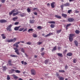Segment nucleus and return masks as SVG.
I'll list each match as a JSON object with an SVG mask.
<instances>
[{"mask_svg":"<svg viewBox=\"0 0 80 80\" xmlns=\"http://www.w3.org/2000/svg\"><path fill=\"white\" fill-rule=\"evenodd\" d=\"M34 14L35 15H37V13L36 12H34Z\"/></svg>","mask_w":80,"mask_h":80,"instance_id":"nucleus-61","label":"nucleus"},{"mask_svg":"<svg viewBox=\"0 0 80 80\" xmlns=\"http://www.w3.org/2000/svg\"><path fill=\"white\" fill-rule=\"evenodd\" d=\"M59 72L65 73V71L63 70H59Z\"/></svg>","mask_w":80,"mask_h":80,"instance_id":"nucleus-25","label":"nucleus"},{"mask_svg":"<svg viewBox=\"0 0 80 80\" xmlns=\"http://www.w3.org/2000/svg\"><path fill=\"white\" fill-rule=\"evenodd\" d=\"M35 22V21L33 20H30V23H34Z\"/></svg>","mask_w":80,"mask_h":80,"instance_id":"nucleus-24","label":"nucleus"},{"mask_svg":"<svg viewBox=\"0 0 80 80\" xmlns=\"http://www.w3.org/2000/svg\"><path fill=\"white\" fill-rule=\"evenodd\" d=\"M44 48H41V52H43V50H44Z\"/></svg>","mask_w":80,"mask_h":80,"instance_id":"nucleus-54","label":"nucleus"},{"mask_svg":"<svg viewBox=\"0 0 80 80\" xmlns=\"http://www.w3.org/2000/svg\"><path fill=\"white\" fill-rule=\"evenodd\" d=\"M2 37L3 39H5V38H6V37H5V36H2Z\"/></svg>","mask_w":80,"mask_h":80,"instance_id":"nucleus-52","label":"nucleus"},{"mask_svg":"<svg viewBox=\"0 0 80 80\" xmlns=\"http://www.w3.org/2000/svg\"><path fill=\"white\" fill-rule=\"evenodd\" d=\"M56 48L57 47L56 46L54 47L52 50V51H55V50H56Z\"/></svg>","mask_w":80,"mask_h":80,"instance_id":"nucleus-36","label":"nucleus"},{"mask_svg":"<svg viewBox=\"0 0 80 80\" xmlns=\"http://www.w3.org/2000/svg\"><path fill=\"white\" fill-rule=\"evenodd\" d=\"M58 78H59V80H64V78L61 77L60 78V77H58Z\"/></svg>","mask_w":80,"mask_h":80,"instance_id":"nucleus-28","label":"nucleus"},{"mask_svg":"<svg viewBox=\"0 0 80 80\" xmlns=\"http://www.w3.org/2000/svg\"><path fill=\"white\" fill-rule=\"evenodd\" d=\"M75 13H79V11L77 10H75Z\"/></svg>","mask_w":80,"mask_h":80,"instance_id":"nucleus-55","label":"nucleus"},{"mask_svg":"<svg viewBox=\"0 0 80 80\" xmlns=\"http://www.w3.org/2000/svg\"><path fill=\"white\" fill-rule=\"evenodd\" d=\"M62 32V29H60V30H58L57 31V33H60Z\"/></svg>","mask_w":80,"mask_h":80,"instance_id":"nucleus-26","label":"nucleus"},{"mask_svg":"<svg viewBox=\"0 0 80 80\" xmlns=\"http://www.w3.org/2000/svg\"><path fill=\"white\" fill-rule=\"evenodd\" d=\"M15 72L16 73H20V71L18 70H16V71H15Z\"/></svg>","mask_w":80,"mask_h":80,"instance_id":"nucleus-35","label":"nucleus"},{"mask_svg":"<svg viewBox=\"0 0 80 80\" xmlns=\"http://www.w3.org/2000/svg\"><path fill=\"white\" fill-rule=\"evenodd\" d=\"M25 31H27V28H26V29H25L23 31V32H25Z\"/></svg>","mask_w":80,"mask_h":80,"instance_id":"nucleus-48","label":"nucleus"},{"mask_svg":"<svg viewBox=\"0 0 80 80\" xmlns=\"http://www.w3.org/2000/svg\"><path fill=\"white\" fill-rule=\"evenodd\" d=\"M12 25L11 24L9 25L6 28V29L7 30V31H9V32H12Z\"/></svg>","mask_w":80,"mask_h":80,"instance_id":"nucleus-2","label":"nucleus"},{"mask_svg":"<svg viewBox=\"0 0 80 80\" xmlns=\"http://www.w3.org/2000/svg\"><path fill=\"white\" fill-rule=\"evenodd\" d=\"M56 77H60L59 76V74L58 73H56Z\"/></svg>","mask_w":80,"mask_h":80,"instance_id":"nucleus-56","label":"nucleus"},{"mask_svg":"<svg viewBox=\"0 0 80 80\" xmlns=\"http://www.w3.org/2000/svg\"><path fill=\"white\" fill-rule=\"evenodd\" d=\"M8 63L10 66L13 65V64H12V61L9 60L8 61Z\"/></svg>","mask_w":80,"mask_h":80,"instance_id":"nucleus-19","label":"nucleus"},{"mask_svg":"<svg viewBox=\"0 0 80 80\" xmlns=\"http://www.w3.org/2000/svg\"><path fill=\"white\" fill-rule=\"evenodd\" d=\"M42 42H38V45H41V44H42Z\"/></svg>","mask_w":80,"mask_h":80,"instance_id":"nucleus-51","label":"nucleus"},{"mask_svg":"<svg viewBox=\"0 0 80 80\" xmlns=\"http://www.w3.org/2000/svg\"><path fill=\"white\" fill-rule=\"evenodd\" d=\"M12 76L14 79H18V77L16 76V75L15 74H13L12 75Z\"/></svg>","mask_w":80,"mask_h":80,"instance_id":"nucleus-14","label":"nucleus"},{"mask_svg":"<svg viewBox=\"0 0 80 80\" xmlns=\"http://www.w3.org/2000/svg\"><path fill=\"white\" fill-rule=\"evenodd\" d=\"M62 17H64V18H67V15L64 13L62 14Z\"/></svg>","mask_w":80,"mask_h":80,"instance_id":"nucleus-21","label":"nucleus"},{"mask_svg":"<svg viewBox=\"0 0 80 80\" xmlns=\"http://www.w3.org/2000/svg\"><path fill=\"white\" fill-rule=\"evenodd\" d=\"M68 22H73V21H74V19L73 18H70L68 19Z\"/></svg>","mask_w":80,"mask_h":80,"instance_id":"nucleus-10","label":"nucleus"},{"mask_svg":"<svg viewBox=\"0 0 80 80\" xmlns=\"http://www.w3.org/2000/svg\"><path fill=\"white\" fill-rule=\"evenodd\" d=\"M60 7L61 8H63V7H64V5H61Z\"/></svg>","mask_w":80,"mask_h":80,"instance_id":"nucleus-57","label":"nucleus"},{"mask_svg":"<svg viewBox=\"0 0 80 80\" xmlns=\"http://www.w3.org/2000/svg\"><path fill=\"white\" fill-rule=\"evenodd\" d=\"M48 36H50V33L44 36V37H48Z\"/></svg>","mask_w":80,"mask_h":80,"instance_id":"nucleus-38","label":"nucleus"},{"mask_svg":"<svg viewBox=\"0 0 80 80\" xmlns=\"http://www.w3.org/2000/svg\"><path fill=\"white\" fill-rule=\"evenodd\" d=\"M37 28H38V29H39V30H41V29H42V27L38 26L37 27Z\"/></svg>","mask_w":80,"mask_h":80,"instance_id":"nucleus-45","label":"nucleus"},{"mask_svg":"<svg viewBox=\"0 0 80 80\" xmlns=\"http://www.w3.org/2000/svg\"><path fill=\"white\" fill-rule=\"evenodd\" d=\"M73 62L74 63H76L77 62V59H75V58H74L73 60Z\"/></svg>","mask_w":80,"mask_h":80,"instance_id":"nucleus-27","label":"nucleus"},{"mask_svg":"<svg viewBox=\"0 0 80 80\" xmlns=\"http://www.w3.org/2000/svg\"><path fill=\"white\" fill-rule=\"evenodd\" d=\"M2 68H4V69H6V66H3V67H2Z\"/></svg>","mask_w":80,"mask_h":80,"instance_id":"nucleus-60","label":"nucleus"},{"mask_svg":"<svg viewBox=\"0 0 80 80\" xmlns=\"http://www.w3.org/2000/svg\"><path fill=\"white\" fill-rule=\"evenodd\" d=\"M64 7H68L70 6V3L67 2L63 4Z\"/></svg>","mask_w":80,"mask_h":80,"instance_id":"nucleus-7","label":"nucleus"},{"mask_svg":"<svg viewBox=\"0 0 80 80\" xmlns=\"http://www.w3.org/2000/svg\"><path fill=\"white\" fill-rule=\"evenodd\" d=\"M27 10L28 12V13H30V12H31V10H30V9L29 8H28L27 9Z\"/></svg>","mask_w":80,"mask_h":80,"instance_id":"nucleus-33","label":"nucleus"},{"mask_svg":"<svg viewBox=\"0 0 80 80\" xmlns=\"http://www.w3.org/2000/svg\"><path fill=\"white\" fill-rule=\"evenodd\" d=\"M65 68L66 70H67V69L68 68V66L66 64L65 65Z\"/></svg>","mask_w":80,"mask_h":80,"instance_id":"nucleus-41","label":"nucleus"},{"mask_svg":"<svg viewBox=\"0 0 80 80\" xmlns=\"http://www.w3.org/2000/svg\"><path fill=\"white\" fill-rule=\"evenodd\" d=\"M5 42L6 43H7V42H8V43H10L11 42H12V39H6L5 40Z\"/></svg>","mask_w":80,"mask_h":80,"instance_id":"nucleus-9","label":"nucleus"},{"mask_svg":"<svg viewBox=\"0 0 80 80\" xmlns=\"http://www.w3.org/2000/svg\"><path fill=\"white\" fill-rule=\"evenodd\" d=\"M33 37L34 38H36V37H37V35L36 34H34L33 35Z\"/></svg>","mask_w":80,"mask_h":80,"instance_id":"nucleus-40","label":"nucleus"},{"mask_svg":"<svg viewBox=\"0 0 80 80\" xmlns=\"http://www.w3.org/2000/svg\"><path fill=\"white\" fill-rule=\"evenodd\" d=\"M32 31H33V29L32 28L29 29L28 30V32H30V31L32 32Z\"/></svg>","mask_w":80,"mask_h":80,"instance_id":"nucleus-34","label":"nucleus"},{"mask_svg":"<svg viewBox=\"0 0 80 80\" xmlns=\"http://www.w3.org/2000/svg\"><path fill=\"white\" fill-rule=\"evenodd\" d=\"M21 63H22V65H23L24 64V61H21Z\"/></svg>","mask_w":80,"mask_h":80,"instance_id":"nucleus-58","label":"nucleus"},{"mask_svg":"<svg viewBox=\"0 0 80 80\" xmlns=\"http://www.w3.org/2000/svg\"><path fill=\"white\" fill-rule=\"evenodd\" d=\"M41 54V55H42V56H43V55H44L45 54V53L44 52H42Z\"/></svg>","mask_w":80,"mask_h":80,"instance_id":"nucleus-50","label":"nucleus"},{"mask_svg":"<svg viewBox=\"0 0 80 80\" xmlns=\"http://www.w3.org/2000/svg\"><path fill=\"white\" fill-rule=\"evenodd\" d=\"M14 50H15V52L16 53L17 55H20V52H19V51L18 49L17 48H14Z\"/></svg>","mask_w":80,"mask_h":80,"instance_id":"nucleus-5","label":"nucleus"},{"mask_svg":"<svg viewBox=\"0 0 80 80\" xmlns=\"http://www.w3.org/2000/svg\"><path fill=\"white\" fill-rule=\"evenodd\" d=\"M31 73L33 75H36V71L34 69H32L31 71Z\"/></svg>","mask_w":80,"mask_h":80,"instance_id":"nucleus-4","label":"nucleus"},{"mask_svg":"<svg viewBox=\"0 0 80 80\" xmlns=\"http://www.w3.org/2000/svg\"><path fill=\"white\" fill-rule=\"evenodd\" d=\"M75 33H77V34H78L80 33V31L78 30H76L75 31Z\"/></svg>","mask_w":80,"mask_h":80,"instance_id":"nucleus-30","label":"nucleus"},{"mask_svg":"<svg viewBox=\"0 0 80 80\" xmlns=\"http://www.w3.org/2000/svg\"><path fill=\"white\" fill-rule=\"evenodd\" d=\"M17 18H18L16 17L12 19H13V21H15V20H17Z\"/></svg>","mask_w":80,"mask_h":80,"instance_id":"nucleus-37","label":"nucleus"},{"mask_svg":"<svg viewBox=\"0 0 80 80\" xmlns=\"http://www.w3.org/2000/svg\"><path fill=\"white\" fill-rule=\"evenodd\" d=\"M17 40V38H14L13 39H11L12 42H15Z\"/></svg>","mask_w":80,"mask_h":80,"instance_id":"nucleus-22","label":"nucleus"},{"mask_svg":"<svg viewBox=\"0 0 80 80\" xmlns=\"http://www.w3.org/2000/svg\"><path fill=\"white\" fill-rule=\"evenodd\" d=\"M50 27L51 28H54L55 27V25L53 24H51L50 25Z\"/></svg>","mask_w":80,"mask_h":80,"instance_id":"nucleus-29","label":"nucleus"},{"mask_svg":"<svg viewBox=\"0 0 80 80\" xmlns=\"http://www.w3.org/2000/svg\"><path fill=\"white\" fill-rule=\"evenodd\" d=\"M55 17H56V18H58V19H60V18H62V17H61L60 16H59L57 15H55Z\"/></svg>","mask_w":80,"mask_h":80,"instance_id":"nucleus-15","label":"nucleus"},{"mask_svg":"<svg viewBox=\"0 0 80 80\" xmlns=\"http://www.w3.org/2000/svg\"><path fill=\"white\" fill-rule=\"evenodd\" d=\"M18 11V10L16 9H15L11 11V12L9 13V15H12V14L13 13V12H16Z\"/></svg>","mask_w":80,"mask_h":80,"instance_id":"nucleus-3","label":"nucleus"},{"mask_svg":"<svg viewBox=\"0 0 80 80\" xmlns=\"http://www.w3.org/2000/svg\"><path fill=\"white\" fill-rule=\"evenodd\" d=\"M21 52H23V53L25 52V51L24 50L23 48H21Z\"/></svg>","mask_w":80,"mask_h":80,"instance_id":"nucleus-47","label":"nucleus"},{"mask_svg":"<svg viewBox=\"0 0 80 80\" xmlns=\"http://www.w3.org/2000/svg\"><path fill=\"white\" fill-rule=\"evenodd\" d=\"M71 25V24H68L67 25V27H70Z\"/></svg>","mask_w":80,"mask_h":80,"instance_id":"nucleus-49","label":"nucleus"},{"mask_svg":"<svg viewBox=\"0 0 80 80\" xmlns=\"http://www.w3.org/2000/svg\"><path fill=\"white\" fill-rule=\"evenodd\" d=\"M75 37V34H69V40L70 42H72L73 40V37Z\"/></svg>","mask_w":80,"mask_h":80,"instance_id":"nucleus-1","label":"nucleus"},{"mask_svg":"<svg viewBox=\"0 0 80 80\" xmlns=\"http://www.w3.org/2000/svg\"><path fill=\"white\" fill-rule=\"evenodd\" d=\"M20 12L19 11L17 12L13 13V16H15V15H17L18 13H20Z\"/></svg>","mask_w":80,"mask_h":80,"instance_id":"nucleus-12","label":"nucleus"},{"mask_svg":"<svg viewBox=\"0 0 80 80\" xmlns=\"http://www.w3.org/2000/svg\"><path fill=\"white\" fill-rule=\"evenodd\" d=\"M49 34L50 35V36L52 35H53V33H50Z\"/></svg>","mask_w":80,"mask_h":80,"instance_id":"nucleus-64","label":"nucleus"},{"mask_svg":"<svg viewBox=\"0 0 80 80\" xmlns=\"http://www.w3.org/2000/svg\"><path fill=\"white\" fill-rule=\"evenodd\" d=\"M21 27V26H19L18 27H16L14 28V30H16V31H17V30H18V29H19V28Z\"/></svg>","mask_w":80,"mask_h":80,"instance_id":"nucleus-8","label":"nucleus"},{"mask_svg":"<svg viewBox=\"0 0 80 80\" xmlns=\"http://www.w3.org/2000/svg\"><path fill=\"white\" fill-rule=\"evenodd\" d=\"M48 23H53V24H55V21H51L48 22Z\"/></svg>","mask_w":80,"mask_h":80,"instance_id":"nucleus-23","label":"nucleus"},{"mask_svg":"<svg viewBox=\"0 0 80 80\" xmlns=\"http://www.w3.org/2000/svg\"><path fill=\"white\" fill-rule=\"evenodd\" d=\"M45 64H48V60H46L45 62Z\"/></svg>","mask_w":80,"mask_h":80,"instance_id":"nucleus-46","label":"nucleus"},{"mask_svg":"<svg viewBox=\"0 0 80 80\" xmlns=\"http://www.w3.org/2000/svg\"><path fill=\"white\" fill-rule=\"evenodd\" d=\"M24 65H27V63L26 62H24Z\"/></svg>","mask_w":80,"mask_h":80,"instance_id":"nucleus-63","label":"nucleus"},{"mask_svg":"<svg viewBox=\"0 0 80 80\" xmlns=\"http://www.w3.org/2000/svg\"><path fill=\"white\" fill-rule=\"evenodd\" d=\"M72 10H69L68 11V13H69V14H70V12H72Z\"/></svg>","mask_w":80,"mask_h":80,"instance_id":"nucleus-44","label":"nucleus"},{"mask_svg":"<svg viewBox=\"0 0 80 80\" xmlns=\"http://www.w3.org/2000/svg\"><path fill=\"white\" fill-rule=\"evenodd\" d=\"M55 2H53L52 3H51V6L52 7V8H55Z\"/></svg>","mask_w":80,"mask_h":80,"instance_id":"nucleus-11","label":"nucleus"},{"mask_svg":"<svg viewBox=\"0 0 80 80\" xmlns=\"http://www.w3.org/2000/svg\"><path fill=\"white\" fill-rule=\"evenodd\" d=\"M73 54H72V53H71V52H69V53H68L67 54V56H69V57H70L71 56H72V55Z\"/></svg>","mask_w":80,"mask_h":80,"instance_id":"nucleus-17","label":"nucleus"},{"mask_svg":"<svg viewBox=\"0 0 80 80\" xmlns=\"http://www.w3.org/2000/svg\"><path fill=\"white\" fill-rule=\"evenodd\" d=\"M19 24V23L18 22H16L15 23V25H18Z\"/></svg>","mask_w":80,"mask_h":80,"instance_id":"nucleus-53","label":"nucleus"},{"mask_svg":"<svg viewBox=\"0 0 80 80\" xmlns=\"http://www.w3.org/2000/svg\"><path fill=\"white\" fill-rule=\"evenodd\" d=\"M27 44V45H31V44H32V43H31V42H27V43H26Z\"/></svg>","mask_w":80,"mask_h":80,"instance_id":"nucleus-43","label":"nucleus"},{"mask_svg":"<svg viewBox=\"0 0 80 80\" xmlns=\"http://www.w3.org/2000/svg\"><path fill=\"white\" fill-rule=\"evenodd\" d=\"M37 9H38L37 8H33L32 10H37Z\"/></svg>","mask_w":80,"mask_h":80,"instance_id":"nucleus-59","label":"nucleus"},{"mask_svg":"<svg viewBox=\"0 0 80 80\" xmlns=\"http://www.w3.org/2000/svg\"><path fill=\"white\" fill-rule=\"evenodd\" d=\"M20 43V42H18L15 43H14L13 45V46H16V47H17V48H18V44H19Z\"/></svg>","mask_w":80,"mask_h":80,"instance_id":"nucleus-6","label":"nucleus"},{"mask_svg":"<svg viewBox=\"0 0 80 80\" xmlns=\"http://www.w3.org/2000/svg\"><path fill=\"white\" fill-rule=\"evenodd\" d=\"M10 78H11L10 77V76L9 75H8L7 77V80H10Z\"/></svg>","mask_w":80,"mask_h":80,"instance_id":"nucleus-32","label":"nucleus"},{"mask_svg":"<svg viewBox=\"0 0 80 80\" xmlns=\"http://www.w3.org/2000/svg\"><path fill=\"white\" fill-rule=\"evenodd\" d=\"M23 30H24V28H22L19 29V32H22V31Z\"/></svg>","mask_w":80,"mask_h":80,"instance_id":"nucleus-31","label":"nucleus"},{"mask_svg":"<svg viewBox=\"0 0 80 80\" xmlns=\"http://www.w3.org/2000/svg\"><path fill=\"white\" fill-rule=\"evenodd\" d=\"M74 44L76 47H78V42L77 41L75 40L74 42Z\"/></svg>","mask_w":80,"mask_h":80,"instance_id":"nucleus-16","label":"nucleus"},{"mask_svg":"<svg viewBox=\"0 0 80 80\" xmlns=\"http://www.w3.org/2000/svg\"><path fill=\"white\" fill-rule=\"evenodd\" d=\"M10 57H14V58L18 57V56H17V55H16L13 54H11L10 55Z\"/></svg>","mask_w":80,"mask_h":80,"instance_id":"nucleus-18","label":"nucleus"},{"mask_svg":"<svg viewBox=\"0 0 80 80\" xmlns=\"http://www.w3.org/2000/svg\"><path fill=\"white\" fill-rule=\"evenodd\" d=\"M57 55L58 56V57H63L62 53H57Z\"/></svg>","mask_w":80,"mask_h":80,"instance_id":"nucleus-20","label":"nucleus"},{"mask_svg":"<svg viewBox=\"0 0 80 80\" xmlns=\"http://www.w3.org/2000/svg\"><path fill=\"white\" fill-rule=\"evenodd\" d=\"M20 15L21 17H24V14L23 13L20 14Z\"/></svg>","mask_w":80,"mask_h":80,"instance_id":"nucleus-42","label":"nucleus"},{"mask_svg":"<svg viewBox=\"0 0 80 80\" xmlns=\"http://www.w3.org/2000/svg\"><path fill=\"white\" fill-rule=\"evenodd\" d=\"M74 1V0H69V2H73Z\"/></svg>","mask_w":80,"mask_h":80,"instance_id":"nucleus-62","label":"nucleus"},{"mask_svg":"<svg viewBox=\"0 0 80 80\" xmlns=\"http://www.w3.org/2000/svg\"><path fill=\"white\" fill-rule=\"evenodd\" d=\"M7 21L5 20L1 19L0 20V23H5Z\"/></svg>","mask_w":80,"mask_h":80,"instance_id":"nucleus-13","label":"nucleus"},{"mask_svg":"<svg viewBox=\"0 0 80 80\" xmlns=\"http://www.w3.org/2000/svg\"><path fill=\"white\" fill-rule=\"evenodd\" d=\"M1 1L2 3H5V2L6 0H1Z\"/></svg>","mask_w":80,"mask_h":80,"instance_id":"nucleus-39","label":"nucleus"}]
</instances>
